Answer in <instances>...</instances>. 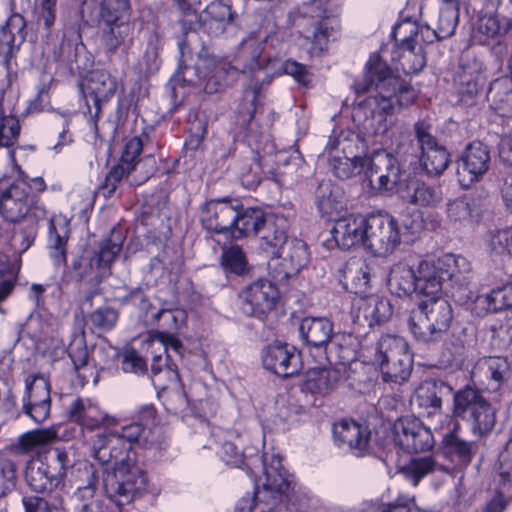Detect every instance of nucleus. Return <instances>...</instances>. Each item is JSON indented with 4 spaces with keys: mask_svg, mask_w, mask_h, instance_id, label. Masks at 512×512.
Segmentation results:
<instances>
[{
    "mask_svg": "<svg viewBox=\"0 0 512 512\" xmlns=\"http://www.w3.org/2000/svg\"><path fill=\"white\" fill-rule=\"evenodd\" d=\"M56 439L57 434L53 429H35L19 436L16 449L20 453L27 454Z\"/></svg>",
    "mask_w": 512,
    "mask_h": 512,
    "instance_id": "50",
    "label": "nucleus"
},
{
    "mask_svg": "<svg viewBox=\"0 0 512 512\" xmlns=\"http://www.w3.org/2000/svg\"><path fill=\"white\" fill-rule=\"evenodd\" d=\"M492 344L498 350L512 349V312H506L491 325Z\"/></svg>",
    "mask_w": 512,
    "mask_h": 512,
    "instance_id": "53",
    "label": "nucleus"
},
{
    "mask_svg": "<svg viewBox=\"0 0 512 512\" xmlns=\"http://www.w3.org/2000/svg\"><path fill=\"white\" fill-rule=\"evenodd\" d=\"M18 466L15 461L0 458V499L11 493L17 483Z\"/></svg>",
    "mask_w": 512,
    "mask_h": 512,
    "instance_id": "61",
    "label": "nucleus"
},
{
    "mask_svg": "<svg viewBox=\"0 0 512 512\" xmlns=\"http://www.w3.org/2000/svg\"><path fill=\"white\" fill-rule=\"evenodd\" d=\"M262 361L265 369L284 378L297 375L302 369L300 353L286 343L267 346L263 351Z\"/></svg>",
    "mask_w": 512,
    "mask_h": 512,
    "instance_id": "20",
    "label": "nucleus"
},
{
    "mask_svg": "<svg viewBox=\"0 0 512 512\" xmlns=\"http://www.w3.org/2000/svg\"><path fill=\"white\" fill-rule=\"evenodd\" d=\"M299 334L307 346L323 348L326 353L331 349L337 334L333 322L326 317H305L299 324Z\"/></svg>",
    "mask_w": 512,
    "mask_h": 512,
    "instance_id": "22",
    "label": "nucleus"
},
{
    "mask_svg": "<svg viewBox=\"0 0 512 512\" xmlns=\"http://www.w3.org/2000/svg\"><path fill=\"white\" fill-rule=\"evenodd\" d=\"M466 359L467 350L460 338L452 336L444 342L440 356V362L443 366L450 369H461Z\"/></svg>",
    "mask_w": 512,
    "mask_h": 512,
    "instance_id": "51",
    "label": "nucleus"
},
{
    "mask_svg": "<svg viewBox=\"0 0 512 512\" xmlns=\"http://www.w3.org/2000/svg\"><path fill=\"white\" fill-rule=\"evenodd\" d=\"M446 206L449 219L462 226L473 225L482 214L481 199L474 195H464L450 200Z\"/></svg>",
    "mask_w": 512,
    "mask_h": 512,
    "instance_id": "33",
    "label": "nucleus"
},
{
    "mask_svg": "<svg viewBox=\"0 0 512 512\" xmlns=\"http://www.w3.org/2000/svg\"><path fill=\"white\" fill-rule=\"evenodd\" d=\"M130 0H100L99 18L102 23L130 21Z\"/></svg>",
    "mask_w": 512,
    "mask_h": 512,
    "instance_id": "52",
    "label": "nucleus"
},
{
    "mask_svg": "<svg viewBox=\"0 0 512 512\" xmlns=\"http://www.w3.org/2000/svg\"><path fill=\"white\" fill-rule=\"evenodd\" d=\"M460 68L458 93L463 101L472 100L486 84V68L481 60L470 54L461 58Z\"/></svg>",
    "mask_w": 512,
    "mask_h": 512,
    "instance_id": "21",
    "label": "nucleus"
},
{
    "mask_svg": "<svg viewBox=\"0 0 512 512\" xmlns=\"http://www.w3.org/2000/svg\"><path fill=\"white\" fill-rule=\"evenodd\" d=\"M366 229L365 248L376 256L392 254L401 243L399 224L388 213L369 215Z\"/></svg>",
    "mask_w": 512,
    "mask_h": 512,
    "instance_id": "13",
    "label": "nucleus"
},
{
    "mask_svg": "<svg viewBox=\"0 0 512 512\" xmlns=\"http://www.w3.org/2000/svg\"><path fill=\"white\" fill-rule=\"evenodd\" d=\"M67 353L73 363L75 372L80 379L81 385L89 382L92 378L94 384L98 382V374L89 365V352L86 345L84 332L75 334L67 347Z\"/></svg>",
    "mask_w": 512,
    "mask_h": 512,
    "instance_id": "31",
    "label": "nucleus"
},
{
    "mask_svg": "<svg viewBox=\"0 0 512 512\" xmlns=\"http://www.w3.org/2000/svg\"><path fill=\"white\" fill-rule=\"evenodd\" d=\"M511 28L512 20L505 16L483 15L478 19L474 37L480 44H489L490 40L495 41L501 53L505 49L501 39Z\"/></svg>",
    "mask_w": 512,
    "mask_h": 512,
    "instance_id": "29",
    "label": "nucleus"
},
{
    "mask_svg": "<svg viewBox=\"0 0 512 512\" xmlns=\"http://www.w3.org/2000/svg\"><path fill=\"white\" fill-rule=\"evenodd\" d=\"M458 20V4L453 0H446L439 10L437 21L433 24L438 33V39L451 37L455 33Z\"/></svg>",
    "mask_w": 512,
    "mask_h": 512,
    "instance_id": "49",
    "label": "nucleus"
},
{
    "mask_svg": "<svg viewBox=\"0 0 512 512\" xmlns=\"http://www.w3.org/2000/svg\"><path fill=\"white\" fill-rule=\"evenodd\" d=\"M367 160V158L357 155L353 157L331 155L329 168L335 177L346 180L360 174L363 168L366 167Z\"/></svg>",
    "mask_w": 512,
    "mask_h": 512,
    "instance_id": "47",
    "label": "nucleus"
},
{
    "mask_svg": "<svg viewBox=\"0 0 512 512\" xmlns=\"http://www.w3.org/2000/svg\"><path fill=\"white\" fill-rule=\"evenodd\" d=\"M73 460L65 449L53 448L45 461L37 458L27 463L25 480L27 485L37 493H50L64 484Z\"/></svg>",
    "mask_w": 512,
    "mask_h": 512,
    "instance_id": "6",
    "label": "nucleus"
},
{
    "mask_svg": "<svg viewBox=\"0 0 512 512\" xmlns=\"http://www.w3.org/2000/svg\"><path fill=\"white\" fill-rule=\"evenodd\" d=\"M367 222L368 217L362 215H349L338 219L331 230L332 237L343 250L360 244L365 247Z\"/></svg>",
    "mask_w": 512,
    "mask_h": 512,
    "instance_id": "24",
    "label": "nucleus"
},
{
    "mask_svg": "<svg viewBox=\"0 0 512 512\" xmlns=\"http://www.w3.org/2000/svg\"><path fill=\"white\" fill-rule=\"evenodd\" d=\"M288 221L284 217H269L265 226L259 232L261 248L273 257L280 255V251L289 240L287 236Z\"/></svg>",
    "mask_w": 512,
    "mask_h": 512,
    "instance_id": "35",
    "label": "nucleus"
},
{
    "mask_svg": "<svg viewBox=\"0 0 512 512\" xmlns=\"http://www.w3.org/2000/svg\"><path fill=\"white\" fill-rule=\"evenodd\" d=\"M345 278L352 280L356 292H363L370 286L371 268L363 261L349 263L345 267Z\"/></svg>",
    "mask_w": 512,
    "mask_h": 512,
    "instance_id": "60",
    "label": "nucleus"
},
{
    "mask_svg": "<svg viewBox=\"0 0 512 512\" xmlns=\"http://www.w3.org/2000/svg\"><path fill=\"white\" fill-rule=\"evenodd\" d=\"M361 310L370 327L387 322L393 314L390 301L378 295L367 297L361 306Z\"/></svg>",
    "mask_w": 512,
    "mask_h": 512,
    "instance_id": "44",
    "label": "nucleus"
},
{
    "mask_svg": "<svg viewBox=\"0 0 512 512\" xmlns=\"http://www.w3.org/2000/svg\"><path fill=\"white\" fill-rule=\"evenodd\" d=\"M118 317L119 313L116 309L110 306H102L88 315V321L99 331H109L115 326Z\"/></svg>",
    "mask_w": 512,
    "mask_h": 512,
    "instance_id": "62",
    "label": "nucleus"
},
{
    "mask_svg": "<svg viewBox=\"0 0 512 512\" xmlns=\"http://www.w3.org/2000/svg\"><path fill=\"white\" fill-rule=\"evenodd\" d=\"M392 36L395 38V41H398V37L407 38L409 42L417 46L430 44L439 40L435 26H419L411 21H403L397 25L393 30Z\"/></svg>",
    "mask_w": 512,
    "mask_h": 512,
    "instance_id": "40",
    "label": "nucleus"
},
{
    "mask_svg": "<svg viewBox=\"0 0 512 512\" xmlns=\"http://www.w3.org/2000/svg\"><path fill=\"white\" fill-rule=\"evenodd\" d=\"M91 452L95 460L101 465L109 464L113 460L130 459L126 454V447L121 438L115 433H98L91 440Z\"/></svg>",
    "mask_w": 512,
    "mask_h": 512,
    "instance_id": "32",
    "label": "nucleus"
},
{
    "mask_svg": "<svg viewBox=\"0 0 512 512\" xmlns=\"http://www.w3.org/2000/svg\"><path fill=\"white\" fill-rule=\"evenodd\" d=\"M333 435L340 448L346 447L355 456H363L369 450L371 432L355 421L343 420L334 424Z\"/></svg>",
    "mask_w": 512,
    "mask_h": 512,
    "instance_id": "23",
    "label": "nucleus"
},
{
    "mask_svg": "<svg viewBox=\"0 0 512 512\" xmlns=\"http://www.w3.org/2000/svg\"><path fill=\"white\" fill-rule=\"evenodd\" d=\"M315 203L322 216L332 217L343 208V193L331 180H321L314 192Z\"/></svg>",
    "mask_w": 512,
    "mask_h": 512,
    "instance_id": "38",
    "label": "nucleus"
},
{
    "mask_svg": "<svg viewBox=\"0 0 512 512\" xmlns=\"http://www.w3.org/2000/svg\"><path fill=\"white\" fill-rule=\"evenodd\" d=\"M122 244L121 234L112 230L110 237L100 243L97 251L86 250L74 257L66 267L65 277L75 282L101 281L109 273V267L121 251Z\"/></svg>",
    "mask_w": 512,
    "mask_h": 512,
    "instance_id": "5",
    "label": "nucleus"
},
{
    "mask_svg": "<svg viewBox=\"0 0 512 512\" xmlns=\"http://www.w3.org/2000/svg\"><path fill=\"white\" fill-rule=\"evenodd\" d=\"M26 394L24 403L51 405L50 385L44 378L33 377L31 380L27 378Z\"/></svg>",
    "mask_w": 512,
    "mask_h": 512,
    "instance_id": "59",
    "label": "nucleus"
},
{
    "mask_svg": "<svg viewBox=\"0 0 512 512\" xmlns=\"http://www.w3.org/2000/svg\"><path fill=\"white\" fill-rule=\"evenodd\" d=\"M220 61H224V59H218L214 55L201 51L193 66H184L182 71L183 81L189 85H196L198 82L206 81L214 70L218 68Z\"/></svg>",
    "mask_w": 512,
    "mask_h": 512,
    "instance_id": "42",
    "label": "nucleus"
},
{
    "mask_svg": "<svg viewBox=\"0 0 512 512\" xmlns=\"http://www.w3.org/2000/svg\"><path fill=\"white\" fill-rule=\"evenodd\" d=\"M57 0H40L36 9L37 29L49 35L56 21Z\"/></svg>",
    "mask_w": 512,
    "mask_h": 512,
    "instance_id": "64",
    "label": "nucleus"
},
{
    "mask_svg": "<svg viewBox=\"0 0 512 512\" xmlns=\"http://www.w3.org/2000/svg\"><path fill=\"white\" fill-rule=\"evenodd\" d=\"M395 444L407 453L431 450L435 445L432 431L415 417H403L394 423Z\"/></svg>",
    "mask_w": 512,
    "mask_h": 512,
    "instance_id": "15",
    "label": "nucleus"
},
{
    "mask_svg": "<svg viewBox=\"0 0 512 512\" xmlns=\"http://www.w3.org/2000/svg\"><path fill=\"white\" fill-rule=\"evenodd\" d=\"M241 202L238 199L219 198L205 203L201 210V222L208 231L232 236Z\"/></svg>",
    "mask_w": 512,
    "mask_h": 512,
    "instance_id": "17",
    "label": "nucleus"
},
{
    "mask_svg": "<svg viewBox=\"0 0 512 512\" xmlns=\"http://www.w3.org/2000/svg\"><path fill=\"white\" fill-rule=\"evenodd\" d=\"M466 265L463 257L445 255L436 264L422 261L417 271L402 263L394 265L388 278L390 291L398 297L415 294L434 295L444 291L452 297L464 293L469 283L468 276L460 270Z\"/></svg>",
    "mask_w": 512,
    "mask_h": 512,
    "instance_id": "1",
    "label": "nucleus"
},
{
    "mask_svg": "<svg viewBox=\"0 0 512 512\" xmlns=\"http://www.w3.org/2000/svg\"><path fill=\"white\" fill-rule=\"evenodd\" d=\"M399 41L400 55L398 60L403 72L406 74L420 72L426 65L423 47L414 45L407 38H400Z\"/></svg>",
    "mask_w": 512,
    "mask_h": 512,
    "instance_id": "43",
    "label": "nucleus"
},
{
    "mask_svg": "<svg viewBox=\"0 0 512 512\" xmlns=\"http://www.w3.org/2000/svg\"><path fill=\"white\" fill-rule=\"evenodd\" d=\"M118 81L110 73L104 70H96L90 73L86 91L91 96L96 108L94 118L98 119L101 105L108 102L117 92Z\"/></svg>",
    "mask_w": 512,
    "mask_h": 512,
    "instance_id": "30",
    "label": "nucleus"
},
{
    "mask_svg": "<svg viewBox=\"0 0 512 512\" xmlns=\"http://www.w3.org/2000/svg\"><path fill=\"white\" fill-rule=\"evenodd\" d=\"M101 31V44L108 55H113L117 50L127 53L133 44L135 32L134 23L131 21H115L103 23Z\"/></svg>",
    "mask_w": 512,
    "mask_h": 512,
    "instance_id": "27",
    "label": "nucleus"
},
{
    "mask_svg": "<svg viewBox=\"0 0 512 512\" xmlns=\"http://www.w3.org/2000/svg\"><path fill=\"white\" fill-rule=\"evenodd\" d=\"M373 87L376 94L366 100L373 116L395 114L414 104L418 97V91L410 82L393 75L387 63L377 55L369 58L363 79L355 83L357 93H366Z\"/></svg>",
    "mask_w": 512,
    "mask_h": 512,
    "instance_id": "2",
    "label": "nucleus"
},
{
    "mask_svg": "<svg viewBox=\"0 0 512 512\" xmlns=\"http://www.w3.org/2000/svg\"><path fill=\"white\" fill-rule=\"evenodd\" d=\"M344 364L335 367L310 369L305 377L303 389L313 394L326 395L346 379Z\"/></svg>",
    "mask_w": 512,
    "mask_h": 512,
    "instance_id": "26",
    "label": "nucleus"
},
{
    "mask_svg": "<svg viewBox=\"0 0 512 512\" xmlns=\"http://www.w3.org/2000/svg\"><path fill=\"white\" fill-rule=\"evenodd\" d=\"M269 39L268 33L262 30L249 33L239 44L235 65L226 60L220 61L218 68L206 80L205 90L208 93L221 92L233 84L239 71L246 73L263 69L270 59L269 55H263Z\"/></svg>",
    "mask_w": 512,
    "mask_h": 512,
    "instance_id": "3",
    "label": "nucleus"
},
{
    "mask_svg": "<svg viewBox=\"0 0 512 512\" xmlns=\"http://www.w3.org/2000/svg\"><path fill=\"white\" fill-rule=\"evenodd\" d=\"M459 432V423H454L453 428L443 435L441 450L443 455L455 465L465 467L471 463L477 445L462 438Z\"/></svg>",
    "mask_w": 512,
    "mask_h": 512,
    "instance_id": "25",
    "label": "nucleus"
},
{
    "mask_svg": "<svg viewBox=\"0 0 512 512\" xmlns=\"http://www.w3.org/2000/svg\"><path fill=\"white\" fill-rule=\"evenodd\" d=\"M151 318L159 322L162 332H171L180 329L186 320V313L183 310L160 308L156 312H151Z\"/></svg>",
    "mask_w": 512,
    "mask_h": 512,
    "instance_id": "58",
    "label": "nucleus"
},
{
    "mask_svg": "<svg viewBox=\"0 0 512 512\" xmlns=\"http://www.w3.org/2000/svg\"><path fill=\"white\" fill-rule=\"evenodd\" d=\"M146 484L145 473L131 459H121L103 477L106 497L119 508L132 502L145 489Z\"/></svg>",
    "mask_w": 512,
    "mask_h": 512,
    "instance_id": "10",
    "label": "nucleus"
},
{
    "mask_svg": "<svg viewBox=\"0 0 512 512\" xmlns=\"http://www.w3.org/2000/svg\"><path fill=\"white\" fill-rule=\"evenodd\" d=\"M117 424V419L107 413L100 411L96 406H92L80 420L78 425L89 431L100 427H111Z\"/></svg>",
    "mask_w": 512,
    "mask_h": 512,
    "instance_id": "63",
    "label": "nucleus"
},
{
    "mask_svg": "<svg viewBox=\"0 0 512 512\" xmlns=\"http://www.w3.org/2000/svg\"><path fill=\"white\" fill-rule=\"evenodd\" d=\"M257 100V92L254 89L245 91L244 101L241 103L238 110L236 124L239 125L245 132L249 143L255 138L251 132V121L254 118L256 112L255 102Z\"/></svg>",
    "mask_w": 512,
    "mask_h": 512,
    "instance_id": "55",
    "label": "nucleus"
},
{
    "mask_svg": "<svg viewBox=\"0 0 512 512\" xmlns=\"http://www.w3.org/2000/svg\"><path fill=\"white\" fill-rule=\"evenodd\" d=\"M275 258H282L287 268L283 278H288L292 274H297L309 261V252L307 244L297 238H289L280 251V255Z\"/></svg>",
    "mask_w": 512,
    "mask_h": 512,
    "instance_id": "39",
    "label": "nucleus"
},
{
    "mask_svg": "<svg viewBox=\"0 0 512 512\" xmlns=\"http://www.w3.org/2000/svg\"><path fill=\"white\" fill-rule=\"evenodd\" d=\"M489 147L481 141L469 143L457 160V175L461 186L469 187L479 181L489 170Z\"/></svg>",
    "mask_w": 512,
    "mask_h": 512,
    "instance_id": "18",
    "label": "nucleus"
},
{
    "mask_svg": "<svg viewBox=\"0 0 512 512\" xmlns=\"http://www.w3.org/2000/svg\"><path fill=\"white\" fill-rule=\"evenodd\" d=\"M415 158L419 159L422 169L431 177L442 175L450 163V154L443 145L423 152Z\"/></svg>",
    "mask_w": 512,
    "mask_h": 512,
    "instance_id": "48",
    "label": "nucleus"
},
{
    "mask_svg": "<svg viewBox=\"0 0 512 512\" xmlns=\"http://www.w3.org/2000/svg\"><path fill=\"white\" fill-rule=\"evenodd\" d=\"M400 198L405 202L425 208H435L443 201L440 186L429 185L421 180L408 179Z\"/></svg>",
    "mask_w": 512,
    "mask_h": 512,
    "instance_id": "28",
    "label": "nucleus"
},
{
    "mask_svg": "<svg viewBox=\"0 0 512 512\" xmlns=\"http://www.w3.org/2000/svg\"><path fill=\"white\" fill-rule=\"evenodd\" d=\"M366 175L373 190L401 195L408 181L398 160L385 150H376L367 160Z\"/></svg>",
    "mask_w": 512,
    "mask_h": 512,
    "instance_id": "11",
    "label": "nucleus"
},
{
    "mask_svg": "<svg viewBox=\"0 0 512 512\" xmlns=\"http://www.w3.org/2000/svg\"><path fill=\"white\" fill-rule=\"evenodd\" d=\"M143 149L140 137L131 138L124 147L121 158L108 174L111 179L121 180L126 177L131 186H139L146 182L156 170V160L153 156L138 159Z\"/></svg>",
    "mask_w": 512,
    "mask_h": 512,
    "instance_id": "12",
    "label": "nucleus"
},
{
    "mask_svg": "<svg viewBox=\"0 0 512 512\" xmlns=\"http://www.w3.org/2000/svg\"><path fill=\"white\" fill-rule=\"evenodd\" d=\"M375 361L382 380L386 383L403 384L411 376L413 357L405 339L394 335H383L377 344Z\"/></svg>",
    "mask_w": 512,
    "mask_h": 512,
    "instance_id": "7",
    "label": "nucleus"
},
{
    "mask_svg": "<svg viewBox=\"0 0 512 512\" xmlns=\"http://www.w3.org/2000/svg\"><path fill=\"white\" fill-rule=\"evenodd\" d=\"M408 328L418 341L424 343L436 342L442 338V334L429 321L426 314L418 307L408 318Z\"/></svg>",
    "mask_w": 512,
    "mask_h": 512,
    "instance_id": "46",
    "label": "nucleus"
},
{
    "mask_svg": "<svg viewBox=\"0 0 512 512\" xmlns=\"http://www.w3.org/2000/svg\"><path fill=\"white\" fill-rule=\"evenodd\" d=\"M221 265L226 273L243 275L248 270V263L243 249L238 245L224 248L221 255Z\"/></svg>",
    "mask_w": 512,
    "mask_h": 512,
    "instance_id": "56",
    "label": "nucleus"
},
{
    "mask_svg": "<svg viewBox=\"0 0 512 512\" xmlns=\"http://www.w3.org/2000/svg\"><path fill=\"white\" fill-rule=\"evenodd\" d=\"M279 298L278 288L267 279H258L239 294L242 312L250 317L263 319L275 308Z\"/></svg>",
    "mask_w": 512,
    "mask_h": 512,
    "instance_id": "16",
    "label": "nucleus"
},
{
    "mask_svg": "<svg viewBox=\"0 0 512 512\" xmlns=\"http://www.w3.org/2000/svg\"><path fill=\"white\" fill-rule=\"evenodd\" d=\"M237 18L238 15L232 10L230 0H214L199 16V25L208 35L218 37L234 32L237 27Z\"/></svg>",
    "mask_w": 512,
    "mask_h": 512,
    "instance_id": "19",
    "label": "nucleus"
},
{
    "mask_svg": "<svg viewBox=\"0 0 512 512\" xmlns=\"http://www.w3.org/2000/svg\"><path fill=\"white\" fill-rule=\"evenodd\" d=\"M413 130L417 145L412 153L414 156L441 146L433 134V125L428 120H418L414 123Z\"/></svg>",
    "mask_w": 512,
    "mask_h": 512,
    "instance_id": "54",
    "label": "nucleus"
},
{
    "mask_svg": "<svg viewBox=\"0 0 512 512\" xmlns=\"http://www.w3.org/2000/svg\"><path fill=\"white\" fill-rule=\"evenodd\" d=\"M0 215L9 223L23 220L38 222L46 218L47 210L26 181L12 183L0 191Z\"/></svg>",
    "mask_w": 512,
    "mask_h": 512,
    "instance_id": "8",
    "label": "nucleus"
},
{
    "mask_svg": "<svg viewBox=\"0 0 512 512\" xmlns=\"http://www.w3.org/2000/svg\"><path fill=\"white\" fill-rule=\"evenodd\" d=\"M76 491L73 495L77 506L74 512H112L104 500L95 498L99 471L89 462H81L75 469Z\"/></svg>",
    "mask_w": 512,
    "mask_h": 512,
    "instance_id": "14",
    "label": "nucleus"
},
{
    "mask_svg": "<svg viewBox=\"0 0 512 512\" xmlns=\"http://www.w3.org/2000/svg\"><path fill=\"white\" fill-rule=\"evenodd\" d=\"M263 466L265 482L262 488H257L252 500L243 499L240 502L243 512H253L257 507H260L259 512H270L287 499L293 490L292 477L284 469L280 455L273 454L269 459L264 454Z\"/></svg>",
    "mask_w": 512,
    "mask_h": 512,
    "instance_id": "4",
    "label": "nucleus"
},
{
    "mask_svg": "<svg viewBox=\"0 0 512 512\" xmlns=\"http://www.w3.org/2000/svg\"><path fill=\"white\" fill-rule=\"evenodd\" d=\"M454 416L470 423L475 435L489 433L496 422V410L485 399L482 392L470 385L459 389L453 397Z\"/></svg>",
    "mask_w": 512,
    "mask_h": 512,
    "instance_id": "9",
    "label": "nucleus"
},
{
    "mask_svg": "<svg viewBox=\"0 0 512 512\" xmlns=\"http://www.w3.org/2000/svg\"><path fill=\"white\" fill-rule=\"evenodd\" d=\"M427 300L419 303V308L426 314L429 321L442 335L449 329L453 320V311L450 303L438 294L425 295Z\"/></svg>",
    "mask_w": 512,
    "mask_h": 512,
    "instance_id": "37",
    "label": "nucleus"
},
{
    "mask_svg": "<svg viewBox=\"0 0 512 512\" xmlns=\"http://www.w3.org/2000/svg\"><path fill=\"white\" fill-rule=\"evenodd\" d=\"M512 308V283L493 289L489 294L478 296L476 309L484 313H498Z\"/></svg>",
    "mask_w": 512,
    "mask_h": 512,
    "instance_id": "41",
    "label": "nucleus"
},
{
    "mask_svg": "<svg viewBox=\"0 0 512 512\" xmlns=\"http://www.w3.org/2000/svg\"><path fill=\"white\" fill-rule=\"evenodd\" d=\"M447 472L448 470L433 459L431 456L412 458L407 464L401 467V474L409 480L414 486L418 485L420 480L426 475L435 471Z\"/></svg>",
    "mask_w": 512,
    "mask_h": 512,
    "instance_id": "45",
    "label": "nucleus"
},
{
    "mask_svg": "<svg viewBox=\"0 0 512 512\" xmlns=\"http://www.w3.org/2000/svg\"><path fill=\"white\" fill-rule=\"evenodd\" d=\"M487 98L495 109L512 106V80L502 77L494 80L489 87Z\"/></svg>",
    "mask_w": 512,
    "mask_h": 512,
    "instance_id": "57",
    "label": "nucleus"
},
{
    "mask_svg": "<svg viewBox=\"0 0 512 512\" xmlns=\"http://www.w3.org/2000/svg\"><path fill=\"white\" fill-rule=\"evenodd\" d=\"M453 388L441 379H431L423 383L416 391L415 402L427 410V414L434 415L442 409V396L448 395Z\"/></svg>",
    "mask_w": 512,
    "mask_h": 512,
    "instance_id": "34",
    "label": "nucleus"
},
{
    "mask_svg": "<svg viewBox=\"0 0 512 512\" xmlns=\"http://www.w3.org/2000/svg\"><path fill=\"white\" fill-rule=\"evenodd\" d=\"M268 218L263 209L259 207L244 208L241 204L240 209H238L237 220H235L232 238L242 239L259 234Z\"/></svg>",
    "mask_w": 512,
    "mask_h": 512,
    "instance_id": "36",
    "label": "nucleus"
}]
</instances>
